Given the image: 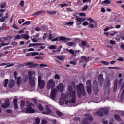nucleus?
<instances>
[{"label":"nucleus","mask_w":124,"mask_h":124,"mask_svg":"<svg viewBox=\"0 0 124 124\" xmlns=\"http://www.w3.org/2000/svg\"><path fill=\"white\" fill-rule=\"evenodd\" d=\"M34 106V105L32 103H30L29 101L26 102V104L24 101H22L21 102V109L25 113H28V114H30V113H34L35 109L32 108Z\"/></svg>","instance_id":"2"},{"label":"nucleus","mask_w":124,"mask_h":124,"mask_svg":"<svg viewBox=\"0 0 124 124\" xmlns=\"http://www.w3.org/2000/svg\"><path fill=\"white\" fill-rule=\"evenodd\" d=\"M102 4H111V0H105L102 2Z\"/></svg>","instance_id":"25"},{"label":"nucleus","mask_w":124,"mask_h":124,"mask_svg":"<svg viewBox=\"0 0 124 124\" xmlns=\"http://www.w3.org/2000/svg\"><path fill=\"white\" fill-rule=\"evenodd\" d=\"M26 65H27V66H29V67H34L35 66H37V64H33L32 62H29L26 64Z\"/></svg>","instance_id":"16"},{"label":"nucleus","mask_w":124,"mask_h":124,"mask_svg":"<svg viewBox=\"0 0 124 124\" xmlns=\"http://www.w3.org/2000/svg\"><path fill=\"white\" fill-rule=\"evenodd\" d=\"M24 22H25V19L21 18L18 20V23L21 25V24H22V23H24Z\"/></svg>","instance_id":"38"},{"label":"nucleus","mask_w":124,"mask_h":124,"mask_svg":"<svg viewBox=\"0 0 124 124\" xmlns=\"http://www.w3.org/2000/svg\"><path fill=\"white\" fill-rule=\"evenodd\" d=\"M6 6V3L3 2L1 3V8H4Z\"/></svg>","instance_id":"45"},{"label":"nucleus","mask_w":124,"mask_h":124,"mask_svg":"<svg viewBox=\"0 0 124 124\" xmlns=\"http://www.w3.org/2000/svg\"><path fill=\"white\" fill-rule=\"evenodd\" d=\"M78 15L81 17H86V13H81L78 14Z\"/></svg>","instance_id":"43"},{"label":"nucleus","mask_w":124,"mask_h":124,"mask_svg":"<svg viewBox=\"0 0 124 124\" xmlns=\"http://www.w3.org/2000/svg\"><path fill=\"white\" fill-rule=\"evenodd\" d=\"M1 106L2 108H7V107L9 106V101L8 100H6L5 102V104H2Z\"/></svg>","instance_id":"17"},{"label":"nucleus","mask_w":124,"mask_h":124,"mask_svg":"<svg viewBox=\"0 0 124 124\" xmlns=\"http://www.w3.org/2000/svg\"><path fill=\"white\" fill-rule=\"evenodd\" d=\"M74 24V22H69L66 23V25H67V26H73Z\"/></svg>","instance_id":"44"},{"label":"nucleus","mask_w":124,"mask_h":124,"mask_svg":"<svg viewBox=\"0 0 124 124\" xmlns=\"http://www.w3.org/2000/svg\"><path fill=\"white\" fill-rule=\"evenodd\" d=\"M16 84H17L18 86H20V85H21V83H22V80H21V77H19L16 78Z\"/></svg>","instance_id":"21"},{"label":"nucleus","mask_w":124,"mask_h":124,"mask_svg":"<svg viewBox=\"0 0 124 124\" xmlns=\"http://www.w3.org/2000/svg\"><path fill=\"white\" fill-rule=\"evenodd\" d=\"M76 17V25L77 26H80L82 24V22L86 21V19L84 17H80L76 15H75Z\"/></svg>","instance_id":"9"},{"label":"nucleus","mask_w":124,"mask_h":124,"mask_svg":"<svg viewBox=\"0 0 124 124\" xmlns=\"http://www.w3.org/2000/svg\"><path fill=\"white\" fill-rule=\"evenodd\" d=\"M67 45L68 46H70V47H71V46H73L74 45V43L72 42H69L67 43Z\"/></svg>","instance_id":"37"},{"label":"nucleus","mask_w":124,"mask_h":124,"mask_svg":"<svg viewBox=\"0 0 124 124\" xmlns=\"http://www.w3.org/2000/svg\"><path fill=\"white\" fill-rule=\"evenodd\" d=\"M82 25H83V26H87V25H89V23L87 21H85L82 23Z\"/></svg>","instance_id":"62"},{"label":"nucleus","mask_w":124,"mask_h":124,"mask_svg":"<svg viewBox=\"0 0 124 124\" xmlns=\"http://www.w3.org/2000/svg\"><path fill=\"white\" fill-rule=\"evenodd\" d=\"M22 38L26 39V40H28L30 39V36L27 34H22Z\"/></svg>","instance_id":"23"},{"label":"nucleus","mask_w":124,"mask_h":124,"mask_svg":"<svg viewBox=\"0 0 124 124\" xmlns=\"http://www.w3.org/2000/svg\"><path fill=\"white\" fill-rule=\"evenodd\" d=\"M47 124V121L46 120L44 119L42 121L41 124Z\"/></svg>","instance_id":"61"},{"label":"nucleus","mask_w":124,"mask_h":124,"mask_svg":"<svg viewBox=\"0 0 124 124\" xmlns=\"http://www.w3.org/2000/svg\"><path fill=\"white\" fill-rule=\"evenodd\" d=\"M60 40H62V41H65V40H66V38L63 36H61L60 38Z\"/></svg>","instance_id":"47"},{"label":"nucleus","mask_w":124,"mask_h":124,"mask_svg":"<svg viewBox=\"0 0 124 124\" xmlns=\"http://www.w3.org/2000/svg\"><path fill=\"white\" fill-rule=\"evenodd\" d=\"M42 13V12L41 11H38L36 13H35L34 14L32 15V16H37L38 15H40Z\"/></svg>","instance_id":"28"},{"label":"nucleus","mask_w":124,"mask_h":124,"mask_svg":"<svg viewBox=\"0 0 124 124\" xmlns=\"http://www.w3.org/2000/svg\"><path fill=\"white\" fill-rule=\"evenodd\" d=\"M48 37V34L47 33H44V36H43V39H45Z\"/></svg>","instance_id":"52"},{"label":"nucleus","mask_w":124,"mask_h":124,"mask_svg":"<svg viewBox=\"0 0 124 124\" xmlns=\"http://www.w3.org/2000/svg\"><path fill=\"white\" fill-rule=\"evenodd\" d=\"M41 30H42L43 31H46V30H47V27H42L41 28L39 27H37L35 29V31H40Z\"/></svg>","instance_id":"18"},{"label":"nucleus","mask_w":124,"mask_h":124,"mask_svg":"<svg viewBox=\"0 0 124 124\" xmlns=\"http://www.w3.org/2000/svg\"><path fill=\"white\" fill-rule=\"evenodd\" d=\"M117 31H114V32L110 33V35H111V36H115V35H116V34H117Z\"/></svg>","instance_id":"49"},{"label":"nucleus","mask_w":124,"mask_h":124,"mask_svg":"<svg viewBox=\"0 0 124 124\" xmlns=\"http://www.w3.org/2000/svg\"><path fill=\"white\" fill-rule=\"evenodd\" d=\"M26 31V28H24L23 29L20 30L18 31V33H25V31Z\"/></svg>","instance_id":"42"},{"label":"nucleus","mask_w":124,"mask_h":124,"mask_svg":"<svg viewBox=\"0 0 124 124\" xmlns=\"http://www.w3.org/2000/svg\"><path fill=\"white\" fill-rule=\"evenodd\" d=\"M17 101H18V100H17V98H15L13 100V103L14 104V106L16 109H18V104L17 103Z\"/></svg>","instance_id":"22"},{"label":"nucleus","mask_w":124,"mask_h":124,"mask_svg":"<svg viewBox=\"0 0 124 124\" xmlns=\"http://www.w3.org/2000/svg\"><path fill=\"white\" fill-rule=\"evenodd\" d=\"M6 28V24H5V23H3L2 25V30H5V29Z\"/></svg>","instance_id":"64"},{"label":"nucleus","mask_w":124,"mask_h":124,"mask_svg":"<svg viewBox=\"0 0 124 124\" xmlns=\"http://www.w3.org/2000/svg\"><path fill=\"white\" fill-rule=\"evenodd\" d=\"M34 124H40V119L39 118H36Z\"/></svg>","instance_id":"33"},{"label":"nucleus","mask_w":124,"mask_h":124,"mask_svg":"<svg viewBox=\"0 0 124 124\" xmlns=\"http://www.w3.org/2000/svg\"><path fill=\"white\" fill-rule=\"evenodd\" d=\"M93 84V89L95 94H97L98 93V86L97 85V81H94Z\"/></svg>","instance_id":"13"},{"label":"nucleus","mask_w":124,"mask_h":124,"mask_svg":"<svg viewBox=\"0 0 124 124\" xmlns=\"http://www.w3.org/2000/svg\"><path fill=\"white\" fill-rule=\"evenodd\" d=\"M19 4L21 7H24L25 5V1H24V0H21L19 3Z\"/></svg>","instance_id":"41"},{"label":"nucleus","mask_w":124,"mask_h":124,"mask_svg":"<svg viewBox=\"0 0 124 124\" xmlns=\"http://www.w3.org/2000/svg\"><path fill=\"white\" fill-rule=\"evenodd\" d=\"M76 101V92L72 86H68V93L67 95L65 94H62L60 100L59 104L61 105L64 106H72V103H75Z\"/></svg>","instance_id":"1"},{"label":"nucleus","mask_w":124,"mask_h":124,"mask_svg":"<svg viewBox=\"0 0 124 124\" xmlns=\"http://www.w3.org/2000/svg\"><path fill=\"white\" fill-rule=\"evenodd\" d=\"M23 82H27L28 81V76H26L23 78Z\"/></svg>","instance_id":"50"},{"label":"nucleus","mask_w":124,"mask_h":124,"mask_svg":"<svg viewBox=\"0 0 124 124\" xmlns=\"http://www.w3.org/2000/svg\"><path fill=\"white\" fill-rule=\"evenodd\" d=\"M7 84H8V79H5L4 83H3L4 87H7Z\"/></svg>","instance_id":"34"},{"label":"nucleus","mask_w":124,"mask_h":124,"mask_svg":"<svg viewBox=\"0 0 124 124\" xmlns=\"http://www.w3.org/2000/svg\"><path fill=\"white\" fill-rule=\"evenodd\" d=\"M22 39H23L22 34L21 35L18 34V35L16 36L15 37V39H16V40Z\"/></svg>","instance_id":"27"},{"label":"nucleus","mask_w":124,"mask_h":124,"mask_svg":"<svg viewBox=\"0 0 124 124\" xmlns=\"http://www.w3.org/2000/svg\"><path fill=\"white\" fill-rule=\"evenodd\" d=\"M51 107H52V106L50 105H46V111H43L42 114L44 115H49V114H51V113H52Z\"/></svg>","instance_id":"11"},{"label":"nucleus","mask_w":124,"mask_h":124,"mask_svg":"<svg viewBox=\"0 0 124 124\" xmlns=\"http://www.w3.org/2000/svg\"><path fill=\"white\" fill-rule=\"evenodd\" d=\"M110 86H111L110 80H108L105 84V88L106 89L105 93L107 94H109V93H110Z\"/></svg>","instance_id":"10"},{"label":"nucleus","mask_w":124,"mask_h":124,"mask_svg":"<svg viewBox=\"0 0 124 124\" xmlns=\"http://www.w3.org/2000/svg\"><path fill=\"white\" fill-rule=\"evenodd\" d=\"M54 77L55 79H60V75H59L58 74H56Z\"/></svg>","instance_id":"58"},{"label":"nucleus","mask_w":124,"mask_h":124,"mask_svg":"<svg viewBox=\"0 0 124 124\" xmlns=\"http://www.w3.org/2000/svg\"><path fill=\"white\" fill-rule=\"evenodd\" d=\"M43 78V75H40L38 77V86L40 89H43L45 87V85H46V82L45 80L42 79Z\"/></svg>","instance_id":"4"},{"label":"nucleus","mask_w":124,"mask_h":124,"mask_svg":"<svg viewBox=\"0 0 124 124\" xmlns=\"http://www.w3.org/2000/svg\"><path fill=\"white\" fill-rule=\"evenodd\" d=\"M8 43H2L0 44V49L1 47H3V46H7V45H8Z\"/></svg>","instance_id":"35"},{"label":"nucleus","mask_w":124,"mask_h":124,"mask_svg":"<svg viewBox=\"0 0 124 124\" xmlns=\"http://www.w3.org/2000/svg\"><path fill=\"white\" fill-rule=\"evenodd\" d=\"M88 5H86L82 10V11H86V10H88Z\"/></svg>","instance_id":"55"},{"label":"nucleus","mask_w":124,"mask_h":124,"mask_svg":"<svg viewBox=\"0 0 124 124\" xmlns=\"http://www.w3.org/2000/svg\"><path fill=\"white\" fill-rule=\"evenodd\" d=\"M57 59L60 61H64V57L63 56H57Z\"/></svg>","instance_id":"36"},{"label":"nucleus","mask_w":124,"mask_h":124,"mask_svg":"<svg viewBox=\"0 0 124 124\" xmlns=\"http://www.w3.org/2000/svg\"><path fill=\"white\" fill-rule=\"evenodd\" d=\"M57 46H50L49 47V49H50V50H56V49L57 48Z\"/></svg>","instance_id":"29"},{"label":"nucleus","mask_w":124,"mask_h":124,"mask_svg":"<svg viewBox=\"0 0 124 124\" xmlns=\"http://www.w3.org/2000/svg\"><path fill=\"white\" fill-rule=\"evenodd\" d=\"M86 45H87V42L86 41H82L81 45L79 44L80 47H82V46H86Z\"/></svg>","instance_id":"32"},{"label":"nucleus","mask_w":124,"mask_h":124,"mask_svg":"<svg viewBox=\"0 0 124 124\" xmlns=\"http://www.w3.org/2000/svg\"><path fill=\"white\" fill-rule=\"evenodd\" d=\"M15 84V81L13 79H11L9 83V88H13L14 87V85Z\"/></svg>","instance_id":"19"},{"label":"nucleus","mask_w":124,"mask_h":124,"mask_svg":"<svg viewBox=\"0 0 124 124\" xmlns=\"http://www.w3.org/2000/svg\"><path fill=\"white\" fill-rule=\"evenodd\" d=\"M33 51H34V48H31L28 49V52H32Z\"/></svg>","instance_id":"63"},{"label":"nucleus","mask_w":124,"mask_h":124,"mask_svg":"<svg viewBox=\"0 0 124 124\" xmlns=\"http://www.w3.org/2000/svg\"><path fill=\"white\" fill-rule=\"evenodd\" d=\"M92 82L91 80H88L87 82V90L88 93H91L92 92Z\"/></svg>","instance_id":"14"},{"label":"nucleus","mask_w":124,"mask_h":124,"mask_svg":"<svg viewBox=\"0 0 124 124\" xmlns=\"http://www.w3.org/2000/svg\"><path fill=\"white\" fill-rule=\"evenodd\" d=\"M118 87V80H115L114 82V91L115 92V91L117 90V88Z\"/></svg>","instance_id":"26"},{"label":"nucleus","mask_w":124,"mask_h":124,"mask_svg":"<svg viewBox=\"0 0 124 124\" xmlns=\"http://www.w3.org/2000/svg\"><path fill=\"white\" fill-rule=\"evenodd\" d=\"M39 109L40 111H43V110H44V108L41 105H39Z\"/></svg>","instance_id":"48"},{"label":"nucleus","mask_w":124,"mask_h":124,"mask_svg":"<svg viewBox=\"0 0 124 124\" xmlns=\"http://www.w3.org/2000/svg\"><path fill=\"white\" fill-rule=\"evenodd\" d=\"M87 20L91 22L92 23H94V20H93V18H92L91 17L88 18Z\"/></svg>","instance_id":"54"},{"label":"nucleus","mask_w":124,"mask_h":124,"mask_svg":"<svg viewBox=\"0 0 124 124\" xmlns=\"http://www.w3.org/2000/svg\"><path fill=\"white\" fill-rule=\"evenodd\" d=\"M13 27L14 29H15L16 30H19V28H18V27H17V25H16V24H13Z\"/></svg>","instance_id":"56"},{"label":"nucleus","mask_w":124,"mask_h":124,"mask_svg":"<svg viewBox=\"0 0 124 124\" xmlns=\"http://www.w3.org/2000/svg\"><path fill=\"white\" fill-rule=\"evenodd\" d=\"M28 75L30 81V85L31 87H34L35 86V80L36 79L35 78H31V75H32V72L31 71H29L28 72Z\"/></svg>","instance_id":"6"},{"label":"nucleus","mask_w":124,"mask_h":124,"mask_svg":"<svg viewBox=\"0 0 124 124\" xmlns=\"http://www.w3.org/2000/svg\"><path fill=\"white\" fill-rule=\"evenodd\" d=\"M56 113L58 116H60V117H62V116L63 115V114L62 113L61 111H56Z\"/></svg>","instance_id":"46"},{"label":"nucleus","mask_w":124,"mask_h":124,"mask_svg":"<svg viewBox=\"0 0 124 124\" xmlns=\"http://www.w3.org/2000/svg\"><path fill=\"white\" fill-rule=\"evenodd\" d=\"M108 111H109V109L107 108H101L99 111L97 112V115L98 116H103L104 114L107 115V114H108Z\"/></svg>","instance_id":"8"},{"label":"nucleus","mask_w":124,"mask_h":124,"mask_svg":"<svg viewBox=\"0 0 124 124\" xmlns=\"http://www.w3.org/2000/svg\"><path fill=\"white\" fill-rule=\"evenodd\" d=\"M101 63L103 64H105V65H108V64H110L109 62L106 61H102Z\"/></svg>","instance_id":"40"},{"label":"nucleus","mask_w":124,"mask_h":124,"mask_svg":"<svg viewBox=\"0 0 124 124\" xmlns=\"http://www.w3.org/2000/svg\"><path fill=\"white\" fill-rule=\"evenodd\" d=\"M81 60L82 61H80V63H82L83 62H89V59L88 58H87L85 56H82L81 57Z\"/></svg>","instance_id":"20"},{"label":"nucleus","mask_w":124,"mask_h":124,"mask_svg":"<svg viewBox=\"0 0 124 124\" xmlns=\"http://www.w3.org/2000/svg\"><path fill=\"white\" fill-rule=\"evenodd\" d=\"M77 91L79 97H81V94L85 95L86 94L85 89L84 88V85L81 83L77 85Z\"/></svg>","instance_id":"3"},{"label":"nucleus","mask_w":124,"mask_h":124,"mask_svg":"<svg viewBox=\"0 0 124 124\" xmlns=\"http://www.w3.org/2000/svg\"><path fill=\"white\" fill-rule=\"evenodd\" d=\"M50 99L54 100V101L58 102L59 98H58V91L57 89H52L50 93Z\"/></svg>","instance_id":"5"},{"label":"nucleus","mask_w":124,"mask_h":124,"mask_svg":"<svg viewBox=\"0 0 124 124\" xmlns=\"http://www.w3.org/2000/svg\"><path fill=\"white\" fill-rule=\"evenodd\" d=\"M93 120V116L90 114L87 116V118L82 121V124H91V122Z\"/></svg>","instance_id":"12"},{"label":"nucleus","mask_w":124,"mask_h":124,"mask_svg":"<svg viewBox=\"0 0 124 124\" xmlns=\"http://www.w3.org/2000/svg\"><path fill=\"white\" fill-rule=\"evenodd\" d=\"M56 86V83L53 79H49L46 83V88L48 90L53 89Z\"/></svg>","instance_id":"7"},{"label":"nucleus","mask_w":124,"mask_h":124,"mask_svg":"<svg viewBox=\"0 0 124 124\" xmlns=\"http://www.w3.org/2000/svg\"><path fill=\"white\" fill-rule=\"evenodd\" d=\"M115 118L117 120V121H118V122H121L122 121V119H121L120 116L118 115H115Z\"/></svg>","instance_id":"30"},{"label":"nucleus","mask_w":124,"mask_h":124,"mask_svg":"<svg viewBox=\"0 0 124 124\" xmlns=\"http://www.w3.org/2000/svg\"><path fill=\"white\" fill-rule=\"evenodd\" d=\"M103 76L102 75H100L98 78V81L100 82V83H103Z\"/></svg>","instance_id":"24"},{"label":"nucleus","mask_w":124,"mask_h":124,"mask_svg":"<svg viewBox=\"0 0 124 124\" xmlns=\"http://www.w3.org/2000/svg\"><path fill=\"white\" fill-rule=\"evenodd\" d=\"M89 28H92V29H93V28H94V25H93V24L89 23Z\"/></svg>","instance_id":"60"},{"label":"nucleus","mask_w":124,"mask_h":124,"mask_svg":"<svg viewBox=\"0 0 124 124\" xmlns=\"http://www.w3.org/2000/svg\"><path fill=\"white\" fill-rule=\"evenodd\" d=\"M109 43H110V44H111V45H114L116 44V42L115 41L110 40L109 41Z\"/></svg>","instance_id":"53"},{"label":"nucleus","mask_w":124,"mask_h":124,"mask_svg":"<svg viewBox=\"0 0 124 124\" xmlns=\"http://www.w3.org/2000/svg\"><path fill=\"white\" fill-rule=\"evenodd\" d=\"M40 39H41V38H39L38 39H36V38L35 37V38L32 39V41L33 42H35V43L38 42Z\"/></svg>","instance_id":"39"},{"label":"nucleus","mask_w":124,"mask_h":124,"mask_svg":"<svg viewBox=\"0 0 124 124\" xmlns=\"http://www.w3.org/2000/svg\"><path fill=\"white\" fill-rule=\"evenodd\" d=\"M0 22H2V23H3V22L5 21V16L2 17L1 18H0Z\"/></svg>","instance_id":"51"},{"label":"nucleus","mask_w":124,"mask_h":124,"mask_svg":"<svg viewBox=\"0 0 124 124\" xmlns=\"http://www.w3.org/2000/svg\"><path fill=\"white\" fill-rule=\"evenodd\" d=\"M69 53L71 54L72 55H74V50L73 49H70L69 50Z\"/></svg>","instance_id":"57"},{"label":"nucleus","mask_w":124,"mask_h":124,"mask_svg":"<svg viewBox=\"0 0 124 124\" xmlns=\"http://www.w3.org/2000/svg\"><path fill=\"white\" fill-rule=\"evenodd\" d=\"M37 45H40V44H30L28 46V48L33 47V46H36Z\"/></svg>","instance_id":"31"},{"label":"nucleus","mask_w":124,"mask_h":124,"mask_svg":"<svg viewBox=\"0 0 124 124\" xmlns=\"http://www.w3.org/2000/svg\"><path fill=\"white\" fill-rule=\"evenodd\" d=\"M57 88L60 93H62L63 92V85L62 83H60Z\"/></svg>","instance_id":"15"},{"label":"nucleus","mask_w":124,"mask_h":124,"mask_svg":"<svg viewBox=\"0 0 124 124\" xmlns=\"http://www.w3.org/2000/svg\"><path fill=\"white\" fill-rule=\"evenodd\" d=\"M39 54L38 52H32V56H37Z\"/></svg>","instance_id":"59"}]
</instances>
